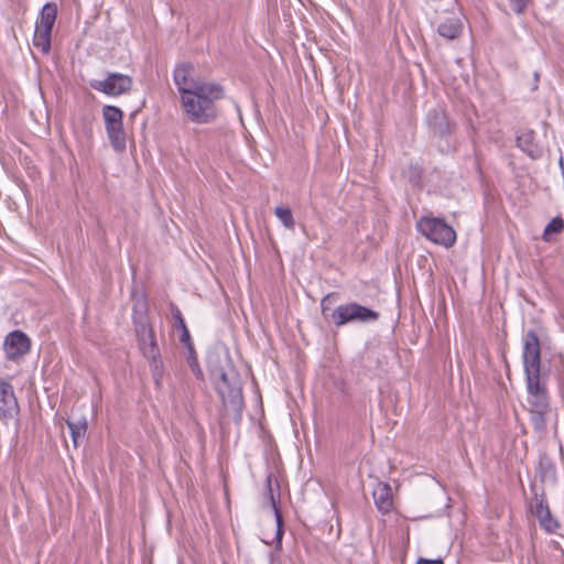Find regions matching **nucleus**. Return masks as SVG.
<instances>
[{
  "label": "nucleus",
  "mask_w": 564,
  "mask_h": 564,
  "mask_svg": "<svg viewBox=\"0 0 564 564\" xmlns=\"http://www.w3.org/2000/svg\"><path fill=\"white\" fill-rule=\"evenodd\" d=\"M135 338L141 339L144 338L154 332V327L149 318L133 319L132 321Z\"/></svg>",
  "instance_id": "obj_24"
},
{
  "label": "nucleus",
  "mask_w": 564,
  "mask_h": 564,
  "mask_svg": "<svg viewBox=\"0 0 564 564\" xmlns=\"http://www.w3.org/2000/svg\"><path fill=\"white\" fill-rule=\"evenodd\" d=\"M31 349V339L22 330L10 332L3 343V350L8 360H19Z\"/></svg>",
  "instance_id": "obj_12"
},
{
  "label": "nucleus",
  "mask_w": 564,
  "mask_h": 564,
  "mask_svg": "<svg viewBox=\"0 0 564 564\" xmlns=\"http://www.w3.org/2000/svg\"><path fill=\"white\" fill-rule=\"evenodd\" d=\"M564 229V220L562 217L557 216V217H554L547 225L546 227L544 228V231H543V240L544 241H550V236L552 234H560L562 232Z\"/></svg>",
  "instance_id": "obj_28"
},
{
  "label": "nucleus",
  "mask_w": 564,
  "mask_h": 564,
  "mask_svg": "<svg viewBox=\"0 0 564 564\" xmlns=\"http://www.w3.org/2000/svg\"><path fill=\"white\" fill-rule=\"evenodd\" d=\"M416 564H444L441 558L429 560V558H419Z\"/></svg>",
  "instance_id": "obj_31"
},
{
  "label": "nucleus",
  "mask_w": 564,
  "mask_h": 564,
  "mask_svg": "<svg viewBox=\"0 0 564 564\" xmlns=\"http://www.w3.org/2000/svg\"><path fill=\"white\" fill-rule=\"evenodd\" d=\"M193 73L194 67L189 63H183L174 69L173 78L181 95V99L184 95H187V91L196 90V87L208 86L209 84L199 79H195L193 77Z\"/></svg>",
  "instance_id": "obj_14"
},
{
  "label": "nucleus",
  "mask_w": 564,
  "mask_h": 564,
  "mask_svg": "<svg viewBox=\"0 0 564 564\" xmlns=\"http://www.w3.org/2000/svg\"><path fill=\"white\" fill-rule=\"evenodd\" d=\"M132 301V321L149 318V303L148 297L142 289L134 288L131 291Z\"/></svg>",
  "instance_id": "obj_17"
},
{
  "label": "nucleus",
  "mask_w": 564,
  "mask_h": 564,
  "mask_svg": "<svg viewBox=\"0 0 564 564\" xmlns=\"http://www.w3.org/2000/svg\"><path fill=\"white\" fill-rule=\"evenodd\" d=\"M423 169L419 164H410L404 171V176L408 178L411 185L420 186L423 177Z\"/></svg>",
  "instance_id": "obj_27"
},
{
  "label": "nucleus",
  "mask_w": 564,
  "mask_h": 564,
  "mask_svg": "<svg viewBox=\"0 0 564 564\" xmlns=\"http://www.w3.org/2000/svg\"><path fill=\"white\" fill-rule=\"evenodd\" d=\"M523 366L528 394L547 393L545 382L541 379V346L538 334L530 329L525 333L523 343Z\"/></svg>",
  "instance_id": "obj_4"
},
{
  "label": "nucleus",
  "mask_w": 564,
  "mask_h": 564,
  "mask_svg": "<svg viewBox=\"0 0 564 564\" xmlns=\"http://www.w3.org/2000/svg\"><path fill=\"white\" fill-rule=\"evenodd\" d=\"M137 343L141 354L150 364L151 373L156 388H160L163 379L164 367L155 333L138 339Z\"/></svg>",
  "instance_id": "obj_9"
},
{
  "label": "nucleus",
  "mask_w": 564,
  "mask_h": 564,
  "mask_svg": "<svg viewBox=\"0 0 564 564\" xmlns=\"http://www.w3.org/2000/svg\"><path fill=\"white\" fill-rule=\"evenodd\" d=\"M90 87L108 96H119L131 90L132 78L120 73H107L104 80L90 82Z\"/></svg>",
  "instance_id": "obj_10"
},
{
  "label": "nucleus",
  "mask_w": 564,
  "mask_h": 564,
  "mask_svg": "<svg viewBox=\"0 0 564 564\" xmlns=\"http://www.w3.org/2000/svg\"><path fill=\"white\" fill-rule=\"evenodd\" d=\"M463 31V23L458 18H447L437 26V33L446 40L457 39Z\"/></svg>",
  "instance_id": "obj_18"
},
{
  "label": "nucleus",
  "mask_w": 564,
  "mask_h": 564,
  "mask_svg": "<svg viewBox=\"0 0 564 564\" xmlns=\"http://www.w3.org/2000/svg\"><path fill=\"white\" fill-rule=\"evenodd\" d=\"M169 306H170L172 317L175 321L174 327L181 330L180 341L183 345L187 344V343L189 344L192 341L189 330L185 324V321L183 318V315H182L178 306L176 304H174L173 302H171Z\"/></svg>",
  "instance_id": "obj_19"
},
{
  "label": "nucleus",
  "mask_w": 564,
  "mask_h": 564,
  "mask_svg": "<svg viewBox=\"0 0 564 564\" xmlns=\"http://www.w3.org/2000/svg\"><path fill=\"white\" fill-rule=\"evenodd\" d=\"M531 0H509L512 11L520 15L523 14Z\"/></svg>",
  "instance_id": "obj_30"
},
{
  "label": "nucleus",
  "mask_w": 564,
  "mask_h": 564,
  "mask_svg": "<svg viewBox=\"0 0 564 564\" xmlns=\"http://www.w3.org/2000/svg\"><path fill=\"white\" fill-rule=\"evenodd\" d=\"M530 421L534 427V431L539 434H544L547 426V415L550 411H529Z\"/></svg>",
  "instance_id": "obj_22"
},
{
  "label": "nucleus",
  "mask_w": 564,
  "mask_h": 564,
  "mask_svg": "<svg viewBox=\"0 0 564 564\" xmlns=\"http://www.w3.org/2000/svg\"><path fill=\"white\" fill-rule=\"evenodd\" d=\"M102 117L108 139L116 152H123L127 148V135L123 129V112L120 108L106 105L102 108Z\"/></svg>",
  "instance_id": "obj_7"
},
{
  "label": "nucleus",
  "mask_w": 564,
  "mask_h": 564,
  "mask_svg": "<svg viewBox=\"0 0 564 564\" xmlns=\"http://www.w3.org/2000/svg\"><path fill=\"white\" fill-rule=\"evenodd\" d=\"M20 408L13 386L8 379L0 378V421L8 422L19 415Z\"/></svg>",
  "instance_id": "obj_13"
},
{
  "label": "nucleus",
  "mask_w": 564,
  "mask_h": 564,
  "mask_svg": "<svg viewBox=\"0 0 564 564\" xmlns=\"http://www.w3.org/2000/svg\"><path fill=\"white\" fill-rule=\"evenodd\" d=\"M544 511L545 513H543L542 517L538 519L539 524L546 532L553 533L557 530L558 522L552 517L550 509H545Z\"/></svg>",
  "instance_id": "obj_29"
},
{
  "label": "nucleus",
  "mask_w": 564,
  "mask_h": 564,
  "mask_svg": "<svg viewBox=\"0 0 564 564\" xmlns=\"http://www.w3.org/2000/svg\"><path fill=\"white\" fill-rule=\"evenodd\" d=\"M195 89L181 99L183 111L194 123L212 122L217 117L215 102L224 97V88L213 83Z\"/></svg>",
  "instance_id": "obj_2"
},
{
  "label": "nucleus",
  "mask_w": 564,
  "mask_h": 564,
  "mask_svg": "<svg viewBox=\"0 0 564 564\" xmlns=\"http://www.w3.org/2000/svg\"><path fill=\"white\" fill-rule=\"evenodd\" d=\"M67 425L70 431L74 446L77 447L85 437L87 431V422L86 420L78 422L67 421Z\"/></svg>",
  "instance_id": "obj_21"
},
{
  "label": "nucleus",
  "mask_w": 564,
  "mask_h": 564,
  "mask_svg": "<svg viewBox=\"0 0 564 564\" xmlns=\"http://www.w3.org/2000/svg\"><path fill=\"white\" fill-rule=\"evenodd\" d=\"M377 509L382 513H389L393 508V496L388 484L380 482L372 492Z\"/></svg>",
  "instance_id": "obj_16"
},
{
  "label": "nucleus",
  "mask_w": 564,
  "mask_h": 564,
  "mask_svg": "<svg viewBox=\"0 0 564 564\" xmlns=\"http://www.w3.org/2000/svg\"><path fill=\"white\" fill-rule=\"evenodd\" d=\"M426 123L434 138L445 141V145L438 144L441 153L448 154L457 150L458 143L449 139L457 126L444 108L435 107L431 109L426 116Z\"/></svg>",
  "instance_id": "obj_5"
},
{
  "label": "nucleus",
  "mask_w": 564,
  "mask_h": 564,
  "mask_svg": "<svg viewBox=\"0 0 564 564\" xmlns=\"http://www.w3.org/2000/svg\"><path fill=\"white\" fill-rule=\"evenodd\" d=\"M529 411H551L549 394H532L528 398Z\"/></svg>",
  "instance_id": "obj_23"
},
{
  "label": "nucleus",
  "mask_w": 564,
  "mask_h": 564,
  "mask_svg": "<svg viewBox=\"0 0 564 564\" xmlns=\"http://www.w3.org/2000/svg\"><path fill=\"white\" fill-rule=\"evenodd\" d=\"M57 18V6L55 2H47L43 6L40 17L35 23L33 45L44 54L51 51V35Z\"/></svg>",
  "instance_id": "obj_6"
},
{
  "label": "nucleus",
  "mask_w": 564,
  "mask_h": 564,
  "mask_svg": "<svg viewBox=\"0 0 564 564\" xmlns=\"http://www.w3.org/2000/svg\"><path fill=\"white\" fill-rule=\"evenodd\" d=\"M337 297L338 293L330 292L321 300V312L323 318L336 327H341L349 323H375L380 317L379 312L357 302H348L333 308L332 300Z\"/></svg>",
  "instance_id": "obj_3"
},
{
  "label": "nucleus",
  "mask_w": 564,
  "mask_h": 564,
  "mask_svg": "<svg viewBox=\"0 0 564 564\" xmlns=\"http://www.w3.org/2000/svg\"><path fill=\"white\" fill-rule=\"evenodd\" d=\"M533 76H534V80H535V85H534L533 89H536L538 88V82L540 79V74L538 72H534Z\"/></svg>",
  "instance_id": "obj_32"
},
{
  "label": "nucleus",
  "mask_w": 564,
  "mask_h": 564,
  "mask_svg": "<svg viewBox=\"0 0 564 564\" xmlns=\"http://www.w3.org/2000/svg\"><path fill=\"white\" fill-rule=\"evenodd\" d=\"M184 346L187 349L186 360H187V364H188L192 372L194 373L196 379L204 381V372H203L202 368L199 367V362L197 359V355H196L193 341H191L189 344L188 343L184 344Z\"/></svg>",
  "instance_id": "obj_20"
},
{
  "label": "nucleus",
  "mask_w": 564,
  "mask_h": 564,
  "mask_svg": "<svg viewBox=\"0 0 564 564\" xmlns=\"http://www.w3.org/2000/svg\"><path fill=\"white\" fill-rule=\"evenodd\" d=\"M417 230L434 243L452 247L456 241V231L441 218L423 217L416 224Z\"/></svg>",
  "instance_id": "obj_8"
},
{
  "label": "nucleus",
  "mask_w": 564,
  "mask_h": 564,
  "mask_svg": "<svg viewBox=\"0 0 564 564\" xmlns=\"http://www.w3.org/2000/svg\"><path fill=\"white\" fill-rule=\"evenodd\" d=\"M517 145L531 159L538 160L543 155L542 148L535 141V132L524 129L517 135Z\"/></svg>",
  "instance_id": "obj_15"
},
{
  "label": "nucleus",
  "mask_w": 564,
  "mask_h": 564,
  "mask_svg": "<svg viewBox=\"0 0 564 564\" xmlns=\"http://www.w3.org/2000/svg\"><path fill=\"white\" fill-rule=\"evenodd\" d=\"M274 215L279 218L285 228L294 229L295 220L292 210L289 207L276 206L274 208Z\"/></svg>",
  "instance_id": "obj_26"
},
{
  "label": "nucleus",
  "mask_w": 564,
  "mask_h": 564,
  "mask_svg": "<svg viewBox=\"0 0 564 564\" xmlns=\"http://www.w3.org/2000/svg\"><path fill=\"white\" fill-rule=\"evenodd\" d=\"M208 375L227 415L231 416L236 423H240L245 409L242 381L230 358L221 359L218 356L210 358Z\"/></svg>",
  "instance_id": "obj_1"
},
{
  "label": "nucleus",
  "mask_w": 564,
  "mask_h": 564,
  "mask_svg": "<svg viewBox=\"0 0 564 564\" xmlns=\"http://www.w3.org/2000/svg\"><path fill=\"white\" fill-rule=\"evenodd\" d=\"M531 513L536 518H541L545 513V509H550L544 495L534 492L532 501L529 505Z\"/></svg>",
  "instance_id": "obj_25"
},
{
  "label": "nucleus",
  "mask_w": 564,
  "mask_h": 564,
  "mask_svg": "<svg viewBox=\"0 0 564 564\" xmlns=\"http://www.w3.org/2000/svg\"><path fill=\"white\" fill-rule=\"evenodd\" d=\"M264 498H267L274 511L275 522H276V545L280 546L282 543V536L284 534L283 530V517L280 509V484L278 479L274 477L272 473H269L265 478V487L263 492Z\"/></svg>",
  "instance_id": "obj_11"
}]
</instances>
